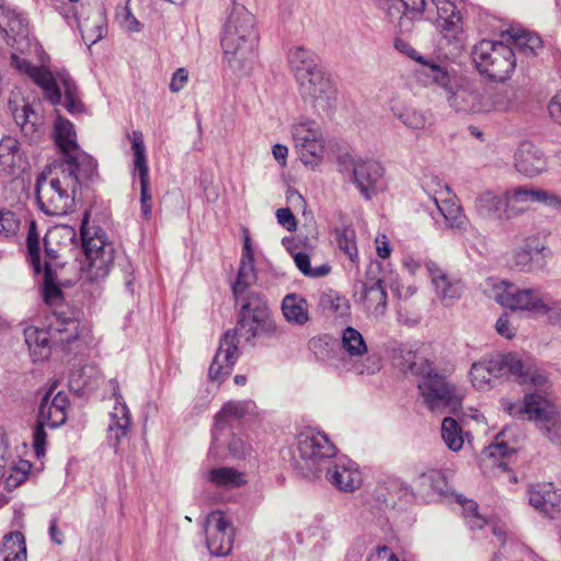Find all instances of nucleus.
<instances>
[{"mask_svg": "<svg viewBox=\"0 0 561 561\" xmlns=\"http://www.w3.org/2000/svg\"><path fill=\"white\" fill-rule=\"evenodd\" d=\"M519 366L517 371L512 373V377H514L519 385L531 386L536 390L547 393L550 388L548 375L535 363L524 362L520 356Z\"/></svg>", "mask_w": 561, "mask_h": 561, "instance_id": "f704fd0d", "label": "nucleus"}, {"mask_svg": "<svg viewBox=\"0 0 561 561\" xmlns=\"http://www.w3.org/2000/svg\"><path fill=\"white\" fill-rule=\"evenodd\" d=\"M55 141L65 158L80 150L73 124L58 116L54 126Z\"/></svg>", "mask_w": 561, "mask_h": 561, "instance_id": "e433bc0d", "label": "nucleus"}, {"mask_svg": "<svg viewBox=\"0 0 561 561\" xmlns=\"http://www.w3.org/2000/svg\"><path fill=\"white\" fill-rule=\"evenodd\" d=\"M442 437L451 451H459L465 443L461 426L450 416H446L442 421Z\"/></svg>", "mask_w": 561, "mask_h": 561, "instance_id": "3c124183", "label": "nucleus"}, {"mask_svg": "<svg viewBox=\"0 0 561 561\" xmlns=\"http://www.w3.org/2000/svg\"><path fill=\"white\" fill-rule=\"evenodd\" d=\"M46 422H42L39 419L36 421V425L33 430V447L37 458L45 455V446L47 434L45 431Z\"/></svg>", "mask_w": 561, "mask_h": 561, "instance_id": "0e129e2a", "label": "nucleus"}, {"mask_svg": "<svg viewBox=\"0 0 561 561\" xmlns=\"http://www.w3.org/2000/svg\"><path fill=\"white\" fill-rule=\"evenodd\" d=\"M295 264L298 270L306 276L322 277L330 273L331 267L328 264L319 265L312 268L310 265V257L308 254L298 252L294 255Z\"/></svg>", "mask_w": 561, "mask_h": 561, "instance_id": "13d9d810", "label": "nucleus"}, {"mask_svg": "<svg viewBox=\"0 0 561 561\" xmlns=\"http://www.w3.org/2000/svg\"><path fill=\"white\" fill-rule=\"evenodd\" d=\"M69 405L68 394L64 391L55 393L53 385L41 400L37 419L46 422L51 428L59 427L67 421Z\"/></svg>", "mask_w": 561, "mask_h": 561, "instance_id": "aec40b11", "label": "nucleus"}, {"mask_svg": "<svg viewBox=\"0 0 561 561\" xmlns=\"http://www.w3.org/2000/svg\"><path fill=\"white\" fill-rule=\"evenodd\" d=\"M333 241L347 257L355 262L358 259L356 233L351 225L337 226L333 230Z\"/></svg>", "mask_w": 561, "mask_h": 561, "instance_id": "49530a36", "label": "nucleus"}, {"mask_svg": "<svg viewBox=\"0 0 561 561\" xmlns=\"http://www.w3.org/2000/svg\"><path fill=\"white\" fill-rule=\"evenodd\" d=\"M291 135L302 163L312 169L319 165L323 157V139L319 124L310 118L300 117L293 124Z\"/></svg>", "mask_w": 561, "mask_h": 561, "instance_id": "ddd939ff", "label": "nucleus"}, {"mask_svg": "<svg viewBox=\"0 0 561 561\" xmlns=\"http://www.w3.org/2000/svg\"><path fill=\"white\" fill-rule=\"evenodd\" d=\"M188 82V71L181 67L172 75L169 88L172 93H179Z\"/></svg>", "mask_w": 561, "mask_h": 561, "instance_id": "69168bd1", "label": "nucleus"}, {"mask_svg": "<svg viewBox=\"0 0 561 561\" xmlns=\"http://www.w3.org/2000/svg\"><path fill=\"white\" fill-rule=\"evenodd\" d=\"M432 76L431 84L444 89L448 105L457 112L483 113L482 83L460 77L449 70L447 64L443 68L427 66L424 70Z\"/></svg>", "mask_w": 561, "mask_h": 561, "instance_id": "423d86ee", "label": "nucleus"}, {"mask_svg": "<svg viewBox=\"0 0 561 561\" xmlns=\"http://www.w3.org/2000/svg\"><path fill=\"white\" fill-rule=\"evenodd\" d=\"M436 8L434 23L443 32L458 33L462 30V16L450 0H432Z\"/></svg>", "mask_w": 561, "mask_h": 561, "instance_id": "72a5a7b5", "label": "nucleus"}, {"mask_svg": "<svg viewBox=\"0 0 561 561\" xmlns=\"http://www.w3.org/2000/svg\"><path fill=\"white\" fill-rule=\"evenodd\" d=\"M545 248L533 247L525 244L517 248L512 253V265L518 271L531 272L536 267H542L543 263L540 262L542 259V251Z\"/></svg>", "mask_w": 561, "mask_h": 561, "instance_id": "a19ab883", "label": "nucleus"}, {"mask_svg": "<svg viewBox=\"0 0 561 561\" xmlns=\"http://www.w3.org/2000/svg\"><path fill=\"white\" fill-rule=\"evenodd\" d=\"M501 407L508 415L535 422L546 437L561 445V420L554 404L539 392H528L523 400H501Z\"/></svg>", "mask_w": 561, "mask_h": 561, "instance_id": "39448f33", "label": "nucleus"}, {"mask_svg": "<svg viewBox=\"0 0 561 561\" xmlns=\"http://www.w3.org/2000/svg\"><path fill=\"white\" fill-rule=\"evenodd\" d=\"M483 113L506 111L511 104V93L507 88L482 84Z\"/></svg>", "mask_w": 561, "mask_h": 561, "instance_id": "79ce46f5", "label": "nucleus"}, {"mask_svg": "<svg viewBox=\"0 0 561 561\" xmlns=\"http://www.w3.org/2000/svg\"><path fill=\"white\" fill-rule=\"evenodd\" d=\"M457 502L462 506L463 516L471 529H482L486 525V519L479 514L478 504L472 500H467L461 495L456 496Z\"/></svg>", "mask_w": 561, "mask_h": 561, "instance_id": "4d7b16f0", "label": "nucleus"}, {"mask_svg": "<svg viewBox=\"0 0 561 561\" xmlns=\"http://www.w3.org/2000/svg\"><path fill=\"white\" fill-rule=\"evenodd\" d=\"M28 168V161L21 144L13 137L0 141V176H14Z\"/></svg>", "mask_w": 561, "mask_h": 561, "instance_id": "b1692460", "label": "nucleus"}, {"mask_svg": "<svg viewBox=\"0 0 561 561\" xmlns=\"http://www.w3.org/2000/svg\"><path fill=\"white\" fill-rule=\"evenodd\" d=\"M472 58L481 75L499 82L508 79L516 67L514 48L503 42L482 39L474 45Z\"/></svg>", "mask_w": 561, "mask_h": 561, "instance_id": "9d476101", "label": "nucleus"}, {"mask_svg": "<svg viewBox=\"0 0 561 561\" xmlns=\"http://www.w3.org/2000/svg\"><path fill=\"white\" fill-rule=\"evenodd\" d=\"M206 543L213 556H227L233 546L234 531L222 512H211L205 523Z\"/></svg>", "mask_w": 561, "mask_h": 561, "instance_id": "f3484780", "label": "nucleus"}, {"mask_svg": "<svg viewBox=\"0 0 561 561\" xmlns=\"http://www.w3.org/2000/svg\"><path fill=\"white\" fill-rule=\"evenodd\" d=\"M204 478L217 488L233 489L245 483L244 474L231 467L213 468L204 473Z\"/></svg>", "mask_w": 561, "mask_h": 561, "instance_id": "ea45409f", "label": "nucleus"}, {"mask_svg": "<svg viewBox=\"0 0 561 561\" xmlns=\"http://www.w3.org/2000/svg\"><path fill=\"white\" fill-rule=\"evenodd\" d=\"M57 165L60 171H72L80 190L82 185L94 183L99 178L96 160L81 150L65 158V161Z\"/></svg>", "mask_w": 561, "mask_h": 561, "instance_id": "393cba45", "label": "nucleus"}, {"mask_svg": "<svg viewBox=\"0 0 561 561\" xmlns=\"http://www.w3.org/2000/svg\"><path fill=\"white\" fill-rule=\"evenodd\" d=\"M255 16L240 3H234L222 26L220 44L229 68L238 73H248L255 61L259 41Z\"/></svg>", "mask_w": 561, "mask_h": 561, "instance_id": "7ed1b4c3", "label": "nucleus"}, {"mask_svg": "<svg viewBox=\"0 0 561 561\" xmlns=\"http://www.w3.org/2000/svg\"><path fill=\"white\" fill-rule=\"evenodd\" d=\"M528 501L536 511L551 517L561 511V493L550 482L529 485Z\"/></svg>", "mask_w": 561, "mask_h": 561, "instance_id": "a878e982", "label": "nucleus"}, {"mask_svg": "<svg viewBox=\"0 0 561 561\" xmlns=\"http://www.w3.org/2000/svg\"><path fill=\"white\" fill-rule=\"evenodd\" d=\"M318 305L323 312H330L336 317H343L350 309L348 300L339 291L327 289L320 293Z\"/></svg>", "mask_w": 561, "mask_h": 561, "instance_id": "09e8293b", "label": "nucleus"}, {"mask_svg": "<svg viewBox=\"0 0 561 561\" xmlns=\"http://www.w3.org/2000/svg\"><path fill=\"white\" fill-rule=\"evenodd\" d=\"M507 428L502 430L496 434L494 442L490 444L483 451L488 457H506L515 453V446H511L508 442L504 439L506 436Z\"/></svg>", "mask_w": 561, "mask_h": 561, "instance_id": "bf43d9fd", "label": "nucleus"}, {"mask_svg": "<svg viewBox=\"0 0 561 561\" xmlns=\"http://www.w3.org/2000/svg\"><path fill=\"white\" fill-rule=\"evenodd\" d=\"M20 221L10 210H0V236L12 237L19 230Z\"/></svg>", "mask_w": 561, "mask_h": 561, "instance_id": "e2e57ef3", "label": "nucleus"}, {"mask_svg": "<svg viewBox=\"0 0 561 561\" xmlns=\"http://www.w3.org/2000/svg\"><path fill=\"white\" fill-rule=\"evenodd\" d=\"M443 219L447 228L458 232H465L469 227V220L462 213L460 206L451 208L450 211H447V214L443 216Z\"/></svg>", "mask_w": 561, "mask_h": 561, "instance_id": "680f3d73", "label": "nucleus"}, {"mask_svg": "<svg viewBox=\"0 0 561 561\" xmlns=\"http://www.w3.org/2000/svg\"><path fill=\"white\" fill-rule=\"evenodd\" d=\"M297 82L304 100L310 102L318 113L329 114L335 107L336 90L322 69Z\"/></svg>", "mask_w": 561, "mask_h": 561, "instance_id": "2eb2a0df", "label": "nucleus"}, {"mask_svg": "<svg viewBox=\"0 0 561 561\" xmlns=\"http://www.w3.org/2000/svg\"><path fill=\"white\" fill-rule=\"evenodd\" d=\"M396 365L404 373L419 377L417 388L426 407L432 412L456 413L461 407V398L456 387L444 374L438 371L434 363L421 351L401 344L393 351Z\"/></svg>", "mask_w": 561, "mask_h": 561, "instance_id": "f03ea898", "label": "nucleus"}, {"mask_svg": "<svg viewBox=\"0 0 561 561\" xmlns=\"http://www.w3.org/2000/svg\"><path fill=\"white\" fill-rule=\"evenodd\" d=\"M78 27L84 42L95 44L105 32V18L100 10H94L87 19H78Z\"/></svg>", "mask_w": 561, "mask_h": 561, "instance_id": "37998d69", "label": "nucleus"}, {"mask_svg": "<svg viewBox=\"0 0 561 561\" xmlns=\"http://www.w3.org/2000/svg\"><path fill=\"white\" fill-rule=\"evenodd\" d=\"M394 48L409 56L410 58L414 59L419 67L416 68L415 72L421 82H423L425 85L431 84L432 82V76L427 75L424 70L427 66H435L438 68H443V66L446 64L444 61L433 59V58H425L421 56L409 43L401 38H397L394 41Z\"/></svg>", "mask_w": 561, "mask_h": 561, "instance_id": "58836bf2", "label": "nucleus"}, {"mask_svg": "<svg viewBox=\"0 0 561 561\" xmlns=\"http://www.w3.org/2000/svg\"><path fill=\"white\" fill-rule=\"evenodd\" d=\"M131 148L134 152L135 171L138 172L140 182V203L151 202L149 169L142 134L140 131H133Z\"/></svg>", "mask_w": 561, "mask_h": 561, "instance_id": "c85d7f7f", "label": "nucleus"}, {"mask_svg": "<svg viewBox=\"0 0 561 561\" xmlns=\"http://www.w3.org/2000/svg\"><path fill=\"white\" fill-rule=\"evenodd\" d=\"M80 232L85 255L81 267L82 276L90 282H99L110 273L114 262V245L106 240L101 228L89 227V214L82 218Z\"/></svg>", "mask_w": 561, "mask_h": 561, "instance_id": "1a4fd4ad", "label": "nucleus"}, {"mask_svg": "<svg viewBox=\"0 0 561 561\" xmlns=\"http://www.w3.org/2000/svg\"><path fill=\"white\" fill-rule=\"evenodd\" d=\"M540 316H547L548 323L561 330V299L554 300L546 294L545 311H538V317Z\"/></svg>", "mask_w": 561, "mask_h": 561, "instance_id": "052dcab7", "label": "nucleus"}, {"mask_svg": "<svg viewBox=\"0 0 561 561\" xmlns=\"http://www.w3.org/2000/svg\"><path fill=\"white\" fill-rule=\"evenodd\" d=\"M511 38L519 53L526 56H536L542 49V41L537 35L526 30H513Z\"/></svg>", "mask_w": 561, "mask_h": 561, "instance_id": "8fccbe9b", "label": "nucleus"}, {"mask_svg": "<svg viewBox=\"0 0 561 561\" xmlns=\"http://www.w3.org/2000/svg\"><path fill=\"white\" fill-rule=\"evenodd\" d=\"M0 32L8 38L25 37L27 35V20L15 8L0 2Z\"/></svg>", "mask_w": 561, "mask_h": 561, "instance_id": "c9c22d12", "label": "nucleus"}, {"mask_svg": "<svg viewBox=\"0 0 561 561\" xmlns=\"http://www.w3.org/2000/svg\"><path fill=\"white\" fill-rule=\"evenodd\" d=\"M110 419L107 437L111 446L117 451L123 439L130 431L131 421L128 407L126 404H115L110 413Z\"/></svg>", "mask_w": 561, "mask_h": 561, "instance_id": "2f4dec72", "label": "nucleus"}, {"mask_svg": "<svg viewBox=\"0 0 561 561\" xmlns=\"http://www.w3.org/2000/svg\"><path fill=\"white\" fill-rule=\"evenodd\" d=\"M282 312L291 324L304 325L309 320L307 300L298 294H287L283 298Z\"/></svg>", "mask_w": 561, "mask_h": 561, "instance_id": "4c0bfd02", "label": "nucleus"}, {"mask_svg": "<svg viewBox=\"0 0 561 561\" xmlns=\"http://www.w3.org/2000/svg\"><path fill=\"white\" fill-rule=\"evenodd\" d=\"M365 309L374 317L380 318L387 310V291L380 278H367L362 284Z\"/></svg>", "mask_w": 561, "mask_h": 561, "instance_id": "c756f323", "label": "nucleus"}, {"mask_svg": "<svg viewBox=\"0 0 561 561\" xmlns=\"http://www.w3.org/2000/svg\"><path fill=\"white\" fill-rule=\"evenodd\" d=\"M519 367V355L506 353L473 363L469 375L476 389L485 390L494 387L497 379L512 377V373L517 371Z\"/></svg>", "mask_w": 561, "mask_h": 561, "instance_id": "f8f14e48", "label": "nucleus"}, {"mask_svg": "<svg viewBox=\"0 0 561 561\" xmlns=\"http://www.w3.org/2000/svg\"><path fill=\"white\" fill-rule=\"evenodd\" d=\"M276 218L280 226L293 232L297 229V220L289 208H279L276 211Z\"/></svg>", "mask_w": 561, "mask_h": 561, "instance_id": "774afa93", "label": "nucleus"}, {"mask_svg": "<svg viewBox=\"0 0 561 561\" xmlns=\"http://www.w3.org/2000/svg\"><path fill=\"white\" fill-rule=\"evenodd\" d=\"M506 197L514 203H537L561 210V197L559 195L533 186L525 185L513 188L506 193Z\"/></svg>", "mask_w": 561, "mask_h": 561, "instance_id": "cd10ccee", "label": "nucleus"}, {"mask_svg": "<svg viewBox=\"0 0 561 561\" xmlns=\"http://www.w3.org/2000/svg\"><path fill=\"white\" fill-rule=\"evenodd\" d=\"M390 111L409 129L422 130L431 126L433 122L432 113L428 110L412 105L392 104Z\"/></svg>", "mask_w": 561, "mask_h": 561, "instance_id": "473e14b6", "label": "nucleus"}, {"mask_svg": "<svg viewBox=\"0 0 561 561\" xmlns=\"http://www.w3.org/2000/svg\"><path fill=\"white\" fill-rule=\"evenodd\" d=\"M12 65L41 87L51 104L56 105L61 102V91L57 84V81H59L65 94L64 107L72 115L85 111L78 87L67 71L57 72V77L54 78L47 68L33 66L30 61L16 56H12Z\"/></svg>", "mask_w": 561, "mask_h": 561, "instance_id": "0eeeda50", "label": "nucleus"}, {"mask_svg": "<svg viewBox=\"0 0 561 561\" xmlns=\"http://www.w3.org/2000/svg\"><path fill=\"white\" fill-rule=\"evenodd\" d=\"M240 306L238 323L234 329L226 331L209 366L208 377L221 383L228 377L240 356L239 339L252 342L261 336H278L282 330L275 324L266 298L256 291L245 289L241 295H233Z\"/></svg>", "mask_w": 561, "mask_h": 561, "instance_id": "f257e3e1", "label": "nucleus"}, {"mask_svg": "<svg viewBox=\"0 0 561 561\" xmlns=\"http://www.w3.org/2000/svg\"><path fill=\"white\" fill-rule=\"evenodd\" d=\"M340 165L343 170H350L353 182L366 199L376 194L377 185L385 174L383 167L373 159H353L348 156L341 158Z\"/></svg>", "mask_w": 561, "mask_h": 561, "instance_id": "dca6fc26", "label": "nucleus"}, {"mask_svg": "<svg viewBox=\"0 0 561 561\" xmlns=\"http://www.w3.org/2000/svg\"><path fill=\"white\" fill-rule=\"evenodd\" d=\"M227 445L228 454L233 458H244L251 451V446L243 438L231 431L225 432V440L220 445H217L215 451L209 449V454L215 457H221L220 448L221 446Z\"/></svg>", "mask_w": 561, "mask_h": 561, "instance_id": "603ef678", "label": "nucleus"}, {"mask_svg": "<svg viewBox=\"0 0 561 561\" xmlns=\"http://www.w3.org/2000/svg\"><path fill=\"white\" fill-rule=\"evenodd\" d=\"M341 348L350 358H362L368 353L362 333L352 327H347L342 331Z\"/></svg>", "mask_w": 561, "mask_h": 561, "instance_id": "a18cd8bd", "label": "nucleus"}, {"mask_svg": "<svg viewBox=\"0 0 561 561\" xmlns=\"http://www.w3.org/2000/svg\"><path fill=\"white\" fill-rule=\"evenodd\" d=\"M9 474L5 478V489L11 491L20 486L28 477L32 463L28 460L20 459L16 463L9 460Z\"/></svg>", "mask_w": 561, "mask_h": 561, "instance_id": "6e6d98bb", "label": "nucleus"}, {"mask_svg": "<svg viewBox=\"0 0 561 561\" xmlns=\"http://www.w3.org/2000/svg\"><path fill=\"white\" fill-rule=\"evenodd\" d=\"M495 330L501 336L507 340L513 339L516 334V329L511 324L507 313H503L499 317L495 322Z\"/></svg>", "mask_w": 561, "mask_h": 561, "instance_id": "338daca9", "label": "nucleus"}, {"mask_svg": "<svg viewBox=\"0 0 561 561\" xmlns=\"http://www.w3.org/2000/svg\"><path fill=\"white\" fill-rule=\"evenodd\" d=\"M254 409L252 401H229L222 405L215 416L213 431L211 451H215L217 445L225 440V432L230 431L234 423H239Z\"/></svg>", "mask_w": 561, "mask_h": 561, "instance_id": "a211bd4d", "label": "nucleus"}, {"mask_svg": "<svg viewBox=\"0 0 561 561\" xmlns=\"http://www.w3.org/2000/svg\"><path fill=\"white\" fill-rule=\"evenodd\" d=\"M503 201L492 192H484L476 199V210L482 218L494 219L500 217Z\"/></svg>", "mask_w": 561, "mask_h": 561, "instance_id": "864d4df0", "label": "nucleus"}, {"mask_svg": "<svg viewBox=\"0 0 561 561\" xmlns=\"http://www.w3.org/2000/svg\"><path fill=\"white\" fill-rule=\"evenodd\" d=\"M413 492L416 497L431 503L449 494L446 477L439 470H428L419 474L413 481Z\"/></svg>", "mask_w": 561, "mask_h": 561, "instance_id": "4be33fe9", "label": "nucleus"}, {"mask_svg": "<svg viewBox=\"0 0 561 561\" xmlns=\"http://www.w3.org/2000/svg\"><path fill=\"white\" fill-rule=\"evenodd\" d=\"M288 64L296 81L304 80L321 69L318 56L302 46H296L289 50Z\"/></svg>", "mask_w": 561, "mask_h": 561, "instance_id": "7c9ffc66", "label": "nucleus"}, {"mask_svg": "<svg viewBox=\"0 0 561 561\" xmlns=\"http://www.w3.org/2000/svg\"><path fill=\"white\" fill-rule=\"evenodd\" d=\"M515 168L523 175L534 178L546 170L547 160L539 148L525 141L515 152Z\"/></svg>", "mask_w": 561, "mask_h": 561, "instance_id": "bb28decb", "label": "nucleus"}, {"mask_svg": "<svg viewBox=\"0 0 561 561\" xmlns=\"http://www.w3.org/2000/svg\"><path fill=\"white\" fill-rule=\"evenodd\" d=\"M323 471L325 472V479L343 492L355 491L363 481L358 466L347 457H341L334 461L331 460V463H328Z\"/></svg>", "mask_w": 561, "mask_h": 561, "instance_id": "6ab92c4d", "label": "nucleus"}, {"mask_svg": "<svg viewBox=\"0 0 561 561\" xmlns=\"http://www.w3.org/2000/svg\"><path fill=\"white\" fill-rule=\"evenodd\" d=\"M256 282L254 259H241L237 280L232 286L233 295H241L245 289Z\"/></svg>", "mask_w": 561, "mask_h": 561, "instance_id": "5fc2aeb1", "label": "nucleus"}, {"mask_svg": "<svg viewBox=\"0 0 561 561\" xmlns=\"http://www.w3.org/2000/svg\"><path fill=\"white\" fill-rule=\"evenodd\" d=\"M43 299L48 306H55L54 310H61L58 306L62 301L64 295L59 286L56 270L51 268V263L46 264V271L43 275Z\"/></svg>", "mask_w": 561, "mask_h": 561, "instance_id": "de8ad7c7", "label": "nucleus"}, {"mask_svg": "<svg viewBox=\"0 0 561 561\" xmlns=\"http://www.w3.org/2000/svg\"><path fill=\"white\" fill-rule=\"evenodd\" d=\"M0 552L3 561H26V543L21 531L7 534L2 539Z\"/></svg>", "mask_w": 561, "mask_h": 561, "instance_id": "c03bdc74", "label": "nucleus"}, {"mask_svg": "<svg viewBox=\"0 0 561 561\" xmlns=\"http://www.w3.org/2000/svg\"><path fill=\"white\" fill-rule=\"evenodd\" d=\"M425 267L431 277L435 293L440 300L448 304L460 298L463 286L458 277L447 273L433 261L426 262Z\"/></svg>", "mask_w": 561, "mask_h": 561, "instance_id": "5701e85b", "label": "nucleus"}, {"mask_svg": "<svg viewBox=\"0 0 561 561\" xmlns=\"http://www.w3.org/2000/svg\"><path fill=\"white\" fill-rule=\"evenodd\" d=\"M79 191L78 179L72 171H60L57 164L44 170L36 179V202L48 216L60 217L71 213Z\"/></svg>", "mask_w": 561, "mask_h": 561, "instance_id": "20e7f679", "label": "nucleus"}, {"mask_svg": "<svg viewBox=\"0 0 561 561\" xmlns=\"http://www.w3.org/2000/svg\"><path fill=\"white\" fill-rule=\"evenodd\" d=\"M43 243H44V251H45L44 264H42L39 234L37 232L35 222L32 221L30 224L28 231H27L26 248H27V255H28L30 264L36 274H39L42 272L45 273L47 263H51L53 270H56V267L61 266V264L57 262L58 251L56 249L51 248V245H50V234L49 233H47L44 237Z\"/></svg>", "mask_w": 561, "mask_h": 561, "instance_id": "412c9836", "label": "nucleus"}, {"mask_svg": "<svg viewBox=\"0 0 561 561\" xmlns=\"http://www.w3.org/2000/svg\"><path fill=\"white\" fill-rule=\"evenodd\" d=\"M297 451L308 469L316 476L323 472V468L331 463V459L336 454L335 446L327 435L312 431L301 432L297 436Z\"/></svg>", "mask_w": 561, "mask_h": 561, "instance_id": "4468645a", "label": "nucleus"}, {"mask_svg": "<svg viewBox=\"0 0 561 561\" xmlns=\"http://www.w3.org/2000/svg\"><path fill=\"white\" fill-rule=\"evenodd\" d=\"M545 296L539 288H522L507 280L493 285V298L502 307L514 311H526L538 317V311H545Z\"/></svg>", "mask_w": 561, "mask_h": 561, "instance_id": "9b49d317", "label": "nucleus"}, {"mask_svg": "<svg viewBox=\"0 0 561 561\" xmlns=\"http://www.w3.org/2000/svg\"><path fill=\"white\" fill-rule=\"evenodd\" d=\"M48 329L46 331L30 327L24 331L25 342L33 356H35L34 360L48 358L50 355V337L57 339V335H59L58 342L71 344L80 339L84 325L73 312L68 313L65 310H53Z\"/></svg>", "mask_w": 561, "mask_h": 561, "instance_id": "6e6552de", "label": "nucleus"}]
</instances>
